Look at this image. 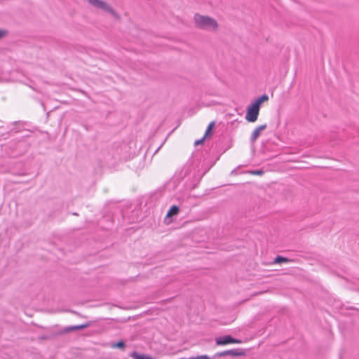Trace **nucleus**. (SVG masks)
Instances as JSON below:
<instances>
[{"mask_svg":"<svg viewBox=\"0 0 359 359\" xmlns=\"http://www.w3.org/2000/svg\"><path fill=\"white\" fill-rule=\"evenodd\" d=\"M194 22L197 29L212 33L217 32L219 27V23L215 18L199 13L194 15Z\"/></svg>","mask_w":359,"mask_h":359,"instance_id":"f257e3e1","label":"nucleus"},{"mask_svg":"<svg viewBox=\"0 0 359 359\" xmlns=\"http://www.w3.org/2000/svg\"><path fill=\"white\" fill-rule=\"evenodd\" d=\"M88 2L93 7L106 11L112 15L116 18H118V15L105 1L102 0H88Z\"/></svg>","mask_w":359,"mask_h":359,"instance_id":"f03ea898","label":"nucleus"},{"mask_svg":"<svg viewBox=\"0 0 359 359\" xmlns=\"http://www.w3.org/2000/svg\"><path fill=\"white\" fill-rule=\"evenodd\" d=\"M259 112V108L255 105L254 104H251L248 107L245 119L248 122L254 123L257 120L258 115Z\"/></svg>","mask_w":359,"mask_h":359,"instance_id":"7ed1b4c3","label":"nucleus"},{"mask_svg":"<svg viewBox=\"0 0 359 359\" xmlns=\"http://www.w3.org/2000/svg\"><path fill=\"white\" fill-rule=\"evenodd\" d=\"M215 342L217 345L223 346L229 344H241L242 341L234 339L231 335H225L224 337L216 338Z\"/></svg>","mask_w":359,"mask_h":359,"instance_id":"20e7f679","label":"nucleus"},{"mask_svg":"<svg viewBox=\"0 0 359 359\" xmlns=\"http://www.w3.org/2000/svg\"><path fill=\"white\" fill-rule=\"evenodd\" d=\"M244 355H245V353L242 351H239L238 349H231V350H227V351L217 353L215 355V356H218V357H224L226 355L243 356Z\"/></svg>","mask_w":359,"mask_h":359,"instance_id":"39448f33","label":"nucleus"},{"mask_svg":"<svg viewBox=\"0 0 359 359\" xmlns=\"http://www.w3.org/2000/svg\"><path fill=\"white\" fill-rule=\"evenodd\" d=\"M266 128V124L261 125L256 128L252 132L250 137V140L252 142H255L258 137L260 135L262 131H263Z\"/></svg>","mask_w":359,"mask_h":359,"instance_id":"423d86ee","label":"nucleus"},{"mask_svg":"<svg viewBox=\"0 0 359 359\" xmlns=\"http://www.w3.org/2000/svg\"><path fill=\"white\" fill-rule=\"evenodd\" d=\"M180 212V208L176 205H172L167 212L166 217H170L177 215Z\"/></svg>","mask_w":359,"mask_h":359,"instance_id":"0eeeda50","label":"nucleus"},{"mask_svg":"<svg viewBox=\"0 0 359 359\" xmlns=\"http://www.w3.org/2000/svg\"><path fill=\"white\" fill-rule=\"evenodd\" d=\"M89 324H83V325H75V326H70L67 328H65V332H68L73 330H82L83 328H86L88 327Z\"/></svg>","mask_w":359,"mask_h":359,"instance_id":"6e6552de","label":"nucleus"},{"mask_svg":"<svg viewBox=\"0 0 359 359\" xmlns=\"http://www.w3.org/2000/svg\"><path fill=\"white\" fill-rule=\"evenodd\" d=\"M130 356L134 359H153V358L149 355L139 354L137 352H133Z\"/></svg>","mask_w":359,"mask_h":359,"instance_id":"1a4fd4ad","label":"nucleus"},{"mask_svg":"<svg viewBox=\"0 0 359 359\" xmlns=\"http://www.w3.org/2000/svg\"><path fill=\"white\" fill-rule=\"evenodd\" d=\"M269 100V97L268 95H262L261 97H259V98H257L255 102H254V104L256 105L257 107H258L259 108H260V106L262 104V102H264V101H267Z\"/></svg>","mask_w":359,"mask_h":359,"instance_id":"9d476101","label":"nucleus"},{"mask_svg":"<svg viewBox=\"0 0 359 359\" xmlns=\"http://www.w3.org/2000/svg\"><path fill=\"white\" fill-rule=\"evenodd\" d=\"M215 125V123L214 121H212L209 123V125L206 129L205 133L204 135L205 137H207L211 135L212 130L214 128Z\"/></svg>","mask_w":359,"mask_h":359,"instance_id":"9b49d317","label":"nucleus"},{"mask_svg":"<svg viewBox=\"0 0 359 359\" xmlns=\"http://www.w3.org/2000/svg\"><path fill=\"white\" fill-rule=\"evenodd\" d=\"M289 262V259L287 258H285V257H280V256H277L274 261H273V263L275 264H280V263H283V262Z\"/></svg>","mask_w":359,"mask_h":359,"instance_id":"f8f14e48","label":"nucleus"},{"mask_svg":"<svg viewBox=\"0 0 359 359\" xmlns=\"http://www.w3.org/2000/svg\"><path fill=\"white\" fill-rule=\"evenodd\" d=\"M113 347L114 348H123L125 347V344L123 341H118V343H116V344H114L113 346Z\"/></svg>","mask_w":359,"mask_h":359,"instance_id":"ddd939ff","label":"nucleus"},{"mask_svg":"<svg viewBox=\"0 0 359 359\" xmlns=\"http://www.w3.org/2000/svg\"><path fill=\"white\" fill-rule=\"evenodd\" d=\"M205 138H206V137H205V136H203L201 139L196 140V141L194 142L195 146H198V145H199V144H203V143L204 142V140H205Z\"/></svg>","mask_w":359,"mask_h":359,"instance_id":"4468645a","label":"nucleus"},{"mask_svg":"<svg viewBox=\"0 0 359 359\" xmlns=\"http://www.w3.org/2000/svg\"><path fill=\"white\" fill-rule=\"evenodd\" d=\"M263 171L262 170H256V171H253L252 173V174H255V175H262L263 174Z\"/></svg>","mask_w":359,"mask_h":359,"instance_id":"2eb2a0df","label":"nucleus"},{"mask_svg":"<svg viewBox=\"0 0 359 359\" xmlns=\"http://www.w3.org/2000/svg\"><path fill=\"white\" fill-rule=\"evenodd\" d=\"M6 34V32L4 30H0V39L2 38Z\"/></svg>","mask_w":359,"mask_h":359,"instance_id":"dca6fc26","label":"nucleus"}]
</instances>
